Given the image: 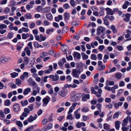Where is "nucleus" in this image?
Wrapping results in <instances>:
<instances>
[{
    "mask_svg": "<svg viewBox=\"0 0 131 131\" xmlns=\"http://www.w3.org/2000/svg\"><path fill=\"white\" fill-rule=\"evenodd\" d=\"M129 4V2L127 1H125L124 4L123 5L122 8L123 9H126L127 7V5Z\"/></svg>",
    "mask_w": 131,
    "mask_h": 131,
    "instance_id": "nucleus-20",
    "label": "nucleus"
},
{
    "mask_svg": "<svg viewBox=\"0 0 131 131\" xmlns=\"http://www.w3.org/2000/svg\"><path fill=\"white\" fill-rule=\"evenodd\" d=\"M10 74L12 76V77L13 78H15L18 75V73L15 72H14L13 73H10Z\"/></svg>",
    "mask_w": 131,
    "mask_h": 131,
    "instance_id": "nucleus-36",
    "label": "nucleus"
},
{
    "mask_svg": "<svg viewBox=\"0 0 131 131\" xmlns=\"http://www.w3.org/2000/svg\"><path fill=\"white\" fill-rule=\"evenodd\" d=\"M61 49L63 51H66L68 50V47L67 45L63 44V45Z\"/></svg>",
    "mask_w": 131,
    "mask_h": 131,
    "instance_id": "nucleus-17",
    "label": "nucleus"
},
{
    "mask_svg": "<svg viewBox=\"0 0 131 131\" xmlns=\"http://www.w3.org/2000/svg\"><path fill=\"white\" fill-rule=\"evenodd\" d=\"M105 10L107 11V13L108 14L110 15H112L113 14L114 12L111 8L107 7L106 9Z\"/></svg>",
    "mask_w": 131,
    "mask_h": 131,
    "instance_id": "nucleus-12",
    "label": "nucleus"
},
{
    "mask_svg": "<svg viewBox=\"0 0 131 131\" xmlns=\"http://www.w3.org/2000/svg\"><path fill=\"white\" fill-rule=\"evenodd\" d=\"M21 81L20 79H16V84L17 85H19L21 84Z\"/></svg>",
    "mask_w": 131,
    "mask_h": 131,
    "instance_id": "nucleus-34",
    "label": "nucleus"
},
{
    "mask_svg": "<svg viewBox=\"0 0 131 131\" xmlns=\"http://www.w3.org/2000/svg\"><path fill=\"white\" fill-rule=\"evenodd\" d=\"M63 19V17L62 15H59L58 17H56L55 18V21L57 22H59L60 20H62Z\"/></svg>",
    "mask_w": 131,
    "mask_h": 131,
    "instance_id": "nucleus-16",
    "label": "nucleus"
},
{
    "mask_svg": "<svg viewBox=\"0 0 131 131\" xmlns=\"http://www.w3.org/2000/svg\"><path fill=\"white\" fill-rule=\"evenodd\" d=\"M36 23L37 26H40L42 22V21L40 20H38L36 21Z\"/></svg>",
    "mask_w": 131,
    "mask_h": 131,
    "instance_id": "nucleus-49",
    "label": "nucleus"
},
{
    "mask_svg": "<svg viewBox=\"0 0 131 131\" xmlns=\"http://www.w3.org/2000/svg\"><path fill=\"white\" fill-rule=\"evenodd\" d=\"M74 57L77 59H80L81 57L80 54L78 52H75L74 54Z\"/></svg>",
    "mask_w": 131,
    "mask_h": 131,
    "instance_id": "nucleus-24",
    "label": "nucleus"
},
{
    "mask_svg": "<svg viewBox=\"0 0 131 131\" xmlns=\"http://www.w3.org/2000/svg\"><path fill=\"white\" fill-rule=\"evenodd\" d=\"M30 36V35L28 33L26 34H23L22 35V38L23 39H26Z\"/></svg>",
    "mask_w": 131,
    "mask_h": 131,
    "instance_id": "nucleus-28",
    "label": "nucleus"
},
{
    "mask_svg": "<svg viewBox=\"0 0 131 131\" xmlns=\"http://www.w3.org/2000/svg\"><path fill=\"white\" fill-rule=\"evenodd\" d=\"M47 53L44 52H42L41 55V57L43 58V57L47 56Z\"/></svg>",
    "mask_w": 131,
    "mask_h": 131,
    "instance_id": "nucleus-55",
    "label": "nucleus"
},
{
    "mask_svg": "<svg viewBox=\"0 0 131 131\" xmlns=\"http://www.w3.org/2000/svg\"><path fill=\"white\" fill-rule=\"evenodd\" d=\"M58 94L59 96L62 97H65L67 94L66 92L63 90L60 91L59 92Z\"/></svg>",
    "mask_w": 131,
    "mask_h": 131,
    "instance_id": "nucleus-8",
    "label": "nucleus"
},
{
    "mask_svg": "<svg viewBox=\"0 0 131 131\" xmlns=\"http://www.w3.org/2000/svg\"><path fill=\"white\" fill-rule=\"evenodd\" d=\"M111 28L113 30L114 33H117V30L114 26L112 25Z\"/></svg>",
    "mask_w": 131,
    "mask_h": 131,
    "instance_id": "nucleus-29",
    "label": "nucleus"
},
{
    "mask_svg": "<svg viewBox=\"0 0 131 131\" xmlns=\"http://www.w3.org/2000/svg\"><path fill=\"white\" fill-rule=\"evenodd\" d=\"M64 19L65 20H68L69 19L70 17V15L69 14L67 13H65L64 14Z\"/></svg>",
    "mask_w": 131,
    "mask_h": 131,
    "instance_id": "nucleus-22",
    "label": "nucleus"
},
{
    "mask_svg": "<svg viewBox=\"0 0 131 131\" xmlns=\"http://www.w3.org/2000/svg\"><path fill=\"white\" fill-rule=\"evenodd\" d=\"M54 31V29L52 28L47 29L46 30V33L47 34H49L50 32H53Z\"/></svg>",
    "mask_w": 131,
    "mask_h": 131,
    "instance_id": "nucleus-43",
    "label": "nucleus"
},
{
    "mask_svg": "<svg viewBox=\"0 0 131 131\" xmlns=\"http://www.w3.org/2000/svg\"><path fill=\"white\" fill-rule=\"evenodd\" d=\"M10 103V101L8 100H6L4 102L5 105L7 106H9Z\"/></svg>",
    "mask_w": 131,
    "mask_h": 131,
    "instance_id": "nucleus-46",
    "label": "nucleus"
},
{
    "mask_svg": "<svg viewBox=\"0 0 131 131\" xmlns=\"http://www.w3.org/2000/svg\"><path fill=\"white\" fill-rule=\"evenodd\" d=\"M10 9L8 7H6L5 8V9L4 10V12L6 14H7L8 13L10 12Z\"/></svg>",
    "mask_w": 131,
    "mask_h": 131,
    "instance_id": "nucleus-53",
    "label": "nucleus"
},
{
    "mask_svg": "<svg viewBox=\"0 0 131 131\" xmlns=\"http://www.w3.org/2000/svg\"><path fill=\"white\" fill-rule=\"evenodd\" d=\"M37 117V116L36 114H35L34 116H33L32 115H30L29 117L28 118V121L29 122H31L35 120Z\"/></svg>",
    "mask_w": 131,
    "mask_h": 131,
    "instance_id": "nucleus-4",
    "label": "nucleus"
},
{
    "mask_svg": "<svg viewBox=\"0 0 131 131\" xmlns=\"http://www.w3.org/2000/svg\"><path fill=\"white\" fill-rule=\"evenodd\" d=\"M32 15L30 14H26L24 15V17L27 19H30Z\"/></svg>",
    "mask_w": 131,
    "mask_h": 131,
    "instance_id": "nucleus-26",
    "label": "nucleus"
},
{
    "mask_svg": "<svg viewBox=\"0 0 131 131\" xmlns=\"http://www.w3.org/2000/svg\"><path fill=\"white\" fill-rule=\"evenodd\" d=\"M78 111L77 110L74 112V115L75 116L76 118L77 119L80 118V114L78 113Z\"/></svg>",
    "mask_w": 131,
    "mask_h": 131,
    "instance_id": "nucleus-21",
    "label": "nucleus"
},
{
    "mask_svg": "<svg viewBox=\"0 0 131 131\" xmlns=\"http://www.w3.org/2000/svg\"><path fill=\"white\" fill-rule=\"evenodd\" d=\"M68 115L67 116V119H68L72 120L73 119V118L72 117V115L71 113H68Z\"/></svg>",
    "mask_w": 131,
    "mask_h": 131,
    "instance_id": "nucleus-31",
    "label": "nucleus"
},
{
    "mask_svg": "<svg viewBox=\"0 0 131 131\" xmlns=\"http://www.w3.org/2000/svg\"><path fill=\"white\" fill-rule=\"evenodd\" d=\"M98 59V60H101L102 59V55L101 53H99L97 54Z\"/></svg>",
    "mask_w": 131,
    "mask_h": 131,
    "instance_id": "nucleus-64",
    "label": "nucleus"
},
{
    "mask_svg": "<svg viewBox=\"0 0 131 131\" xmlns=\"http://www.w3.org/2000/svg\"><path fill=\"white\" fill-rule=\"evenodd\" d=\"M26 9L28 10H29L32 7V6L30 4L26 5Z\"/></svg>",
    "mask_w": 131,
    "mask_h": 131,
    "instance_id": "nucleus-61",
    "label": "nucleus"
},
{
    "mask_svg": "<svg viewBox=\"0 0 131 131\" xmlns=\"http://www.w3.org/2000/svg\"><path fill=\"white\" fill-rule=\"evenodd\" d=\"M105 68L104 65H101L100 67L98 68V70L99 71H102Z\"/></svg>",
    "mask_w": 131,
    "mask_h": 131,
    "instance_id": "nucleus-47",
    "label": "nucleus"
},
{
    "mask_svg": "<svg viewBox=\"0 0 131 131\" xmlns=\"http://www.w3.org/2000/svg\"><path fill=\"white\" fill-rule=\"evenodd\" d=\"M102 106V105L100 103H97L96 105V107L98 108V109L99 110V111L100 112H101V107Z\"/></svg>",
    "mask_w": 131,
    "mask_h": 131,
    "instance_id": "nucleus-44",
    "label": "nucleus"
},
{
    "mask_svg": "<svg viewBox=\"0 0 131 131\" xmlns=\"http://www.w3.org/2000/svg\"><path fill=\"white\" fill-rule=\"evenodd\" d=\"M89 111V109L86 107H84L81 109V111L82 112H87Z\"/></svg>",
    "mask_w": 131,
    "mask_h": 131,
    "instance_id": "nucleus-39",
    "label": "nucleus"
},
{
    "mask_svg": "<svg viewBox=\"0 0 131 131\" xmlns=\"http://www.w3.org/2000/svg\"><path fill=\"white\" fill-rule=\"evenodd\" d=\"M50 7H47L42 9L41 11L45 13L49 12L50 10Z\"/></svg>",
    "mask_w": 131,
    "mask_h": 131,
    "instance_id": "nucleus-13",
    "label": "nucleus"
},
{
    "mask_svg": "<svg viewBox=\"0 0 131 131\" xmlns=\"http://www.w3.org/2000/svg\"><path fill=\"white\" fill-rule=\"evenodd\" d=\"M91 58L92 60H96L97 59V57L96 55L93 54L91 55Z\"/></svg>",
    "mask_w": 131,
    "mask_h": 131,
    "instance_id": "nucleus-38",
    "label": "nucleus"
},
{
    "mask_svg": "<svg viewBox=\"0 0 131 131\" xmlns=\"http://www.w3.org/2000/svg\"><path fill=\"white\" fill-rule=\"evenodd\" d=\"M81 73L80 70L74 69H72L71 74L73 77L78 78Z\"/></svg>",
    "mask_w": 131,
    "mask_h": 131,
    "instance_id": "nucleus-2",
    "label": "nucleus"
},
{
    "mask_svg": "<svg viewBox=\"0 0 131 131\" xmlns=\"http://www.w3.org/2000/svg\"><path fill=\"white\" fill-rule=\"evenodd\" d=\"M47 19L50 20H52L53 19V16L50 13H48L46 15Z\"/></svg>",
    "mask_w": 131,
    "mask_h": 131,
    "instance_id": "nucleus-19",
    "label": "nucleus"
},
{
    "mask_svg": "<svg viewBox=\"0 0 131 131\" xmlns=\"http://www.w3.org/2000/svg\"><path fill=\"white\" fill-rule=\"evenodd\" d=\"M13 109L15 112H18L20 109L19 105L17 103H15L13 106Z\"/></svg>",
    "mask_w": 131,
    "mask_h": 131,
    "instance_id": "nucleus-6",
    "label": "nucleus"
},
{
    "mask_svg": "<svg viewBox=\"0 0 131 131\" xmlns=\"http://www.w3.org/2000/svg\"><path fill=\"white\" fill-rule=\"evenodd\" d=\"M43 24L45 26H49L50 24L49 22L47 20H45L43 23Z\"/></svg>",
    "mask_w": 131,
    "mask_h": 131,
    "instance_id": "nucleus-35",
    "label": "nucleus"
},
{
    "mask_svg": "<svg viewBox=\"0 0 131 131\" xmlns=\"http://www.w3.org/2000/svg\"><path fill=\"white\" fill-rule=\"evenodd\" d=\"M50 98L48 96H47L45 98L43 99L42 101L44 104L43 105H46V106L49 101V100L50 99Z\"/></svg>",
    "mask_w": 131,
    "mask_h": 131,
    "instance_id": "nucleus-7",
    "label": "nucleus"
},
{
    "mask_svg": "<svg viewBox=\"0 0 131 131\" xmlns=\"http://www.w3.org/2000/svg\"><path fill=\"white\" fill-rule=\"evenodd\" d=\"M35 98L33 97H31L30 99H28L29 102H34L35 101Z\"/></svg>",
    "mask_w": 131,
    "mask_h": 131,
    "instance_id": "nucleus-51",
    "label": "nucleus"
},
{
    "mask_svg": "<svg viewBox=\"0 0 131 131\" xmlns=\"http://www.w3.org/2000/svg\"><path fill=\"white\" fill-rule=\"evenodd\" d=\"M35 24L33 22H32L30 24L29 27L30 28H33L35 27Z\"/></svg>",
    "mask_w": 131,
    "mask_h": 131,
    "instance_id": "nucleus-56",
    "label": "nucleus"
},
{
    "mask_svg": "<svg viewBox=\"0 0 131 131\" xmlns=\"http://www.w3.org/2000/svg\"><path fill=\"white\" fill-rule=\"evenodd\" d=\"M24 50L27 54L28 56H30V54L31 52L29 47H26Z\"/></svg>",
    "mask_w": 131,
    "mask_h": 131,
    "instance_id": "nucleus-23",
    "label": "nucleus"
},
{
    "mask_svg": "<svg viewBox=\"0 0 131 131\" xmlns=\"http://www.w3.org/2000/svg\"><path fill=\"white\" fill-rule=\"evenodd\" d=\"M20 103L23 106L27 105L28 104V102L27 100H25L23 101H21Z\"/></svg>",
    "mask_w": 131,
    "mask_h": 131,
    "instance_id": "nucleus-25",
    "label": "nucleus"
},
{
    "mask_svg": "<svg viewBox=\"0 0 131 131\" xmlns=\"http://www.w3.org/2000/svg\"><path fill=\"white\" fill-rule=\"evenodd\" d=\"M10 112V110L8 108H5L4 111V113L6 114H7Z\"/></svg>",
    "mask_w": 131,
    "mask_h": 131,
    "instance_id": "nucleus-59",
    "label": "nucleus"
},
{
    "mask_svg": "<svg viewBox=\"0 0 131 131\" xmlns=\"http://www.w3.org/2000/svg\"><path fill=\"white\" fill-rule=\"evenodd\" d=\"M121 114V113L120 112H118L115 113L114 114L113 116V118H118V117L119 114Z\"/></svg>",
    "mask_w": 131,
    "mask_h": 131,
    "instance_id": "nucleus-37",
    "label": "nucleus"
},
{
    "mask_svg": "<svg viewBox=\"0 0 131 131\" xmlns=\"http://www.w3.org/2000/svg\"><path fill=\"white\" fill-rule=\"evenodd\" d=\"M28 73L27 72H24L23 74L20 76V78L21 80H23L25 78H27L28 77Z\"/></svg>",
    "mask_w": 131,
    "mask_h": 131,
    "instance_id": "nucleus-9",
    "label": "nucleus"
},
{
    "mask_svg": "<svg viewBox=\"0 0 131 131\" xmlns=\"http://www.w3.org/2000/svg\"><path fill=\"white\" fill-rule=\"evenodd\" d=\"M124 91L123 90V89H120L119 90L117 91V96H119Z\"/></svg>",
    "mask_w": 131,
    "mask_h": 131,
    "instance_id": "nucleus-41",
    "label": "nucleus"
},
{
    "mask_svg": "<svg viewBox=\"0 0 131 131\" xmlns=\"http://www.w3.org/2000/svg\"><path fill=\"white\" fill-rule=\"evenodd\" d=\"M7 26L5 24H2L0 25V29H3L6 28Z\"/></svg>",
    "mask_w": 131,
    "mask_h": 131,
    "instance_id": "nucleus-45",
    "label": "nucleus"
},
{
    "mask_svg": "<svg viewBox=\"0 0 131 131\" xmlns=\"http://www.w3.org/2000/svg\"><path fill=\"white\" fill-rule=\"evenodd\" d=\"M59 79V77L58 75H56L55 76H53V78L52 79V80L53 81H56L57 80Z\"/></svg>",
    "mask_w": 131,
    "mask_h": 131,
    "instance_id": "nucleus-40",
    "label": "nucleus"
},
{
    "mask_svg": "<svg viewBox=\"0 0 131 131\" xmlns=\"http://www.w3.org/2000/svg\"><path fill=\"white\" fill-rule=\"evenodd\" d=\"M105 28L102 26L99 27L97 29V35H99L102 33H103L104 32Z\"/></svg>",
    "mask_w": 131,
    "mask_h": 131,
    "instance_id": "nucleus-3",
    "label": "nucleus"
},
{
    "mask_svg": "<svg viewBox=\"0 0 131 131\" xmlns=\"http://www.w3.org/2000/svg\"><path fill=\"white\" fill-rule=\"evenodd\" d=\"M121 122L120 121H117L115 122V127L117 130H118L120 127Z\"/></svg>",
    "mask_w": 131,
    "mask_h": 131,
    "instance_id": "nucleus-11",
    "label": "nucleus"
},
{
    "mask_svg": "<svg viewBox=\"0 0 131 131\" xmlns=\"http://www.w3.org/2000/svg\"><path fill=\"white\" fill-rule=\"evenodd\" d=\"M44 46L46 48H48L50 46V44L48 42H46L44 43Z\"/></svg>",
    "mask_w": 131,
    "mask_h": 131,
    "instance_id": "nucleus-60",
    "label": "nucleus"
},
{
    "mask_svg": "<svg viewBox=\"0 0 131 131\" xmlns=\"http://www.w3.org/2000/svg\"><path fill=\"white\" fill-rule=\"evenodd\" d=\"M13 37V34L11 32H10L8 33L7 38L9 39H11Z\"/></svg>",
    "mask_w": 131,
    "mask_h": 131,
    "instance_id": "nucleus-32",
    "label": "nucleus"
},
{
    "mask_svg": "<svg viewBox=\"0 0 131 131\" xmlns=\"http://www.w3.org/2000/svg\"><path fill=\"white\" fill-rule=\"evenodd\" d=\"M119 85L120 86H124L125 85V83L124 81H119Z\"/></svg>",
    "mask_w": 131,
    "mask_h": 131,
    "instance_id": "nucleus-52",
    "label": "nucleus"
},
{
    "mask_svg": "<svg viewBox=\"0 0 131 131\" xmlns=\"http://www.w3.org/2000/svg\"><path fill=\"white\" fill-rule=\"evenodd\" d=\"M76 92L75 91H73L72 92L71 95L72 96L70 99V100L72 102H75L78 101L79 99H80L81 96V94L80 93H77L75 95L74 94H75Z\"/></svg>",
    "mask_w": 131,
    "mask_h": 131,
    "instance_id": "nucleus-1",
    "label": "nucleus"
},
{
    "mask_svg": "<svg viewBox=\"0 0 131 131\" xmlns=\"http://www.w3.org/2000/svg\"><path fill=\"white\" fill-rule=\"evenodd\" d=\"M92 94H95L97 97H101V95H98V93L94 90H92Z\"/></svg>",
    "mask_w": 131,
    "mask_h": 131,
    "instance_id": "nucleus-33",
    "label": "nucleus"
},
{
    "mask_svg": "<svg viewBox=\"0 0 131 131\" xmlns=\"http://www.w3.org/2000/svg\"><path fill=\"white\" fill-rule=\"evenodd\" d=\"M31 91L30 88H28L26 89L24 91V94L26 95L28 94Z\"/></svg>",
    "mask_w": 131,
    "mask_h": 131,
    "instance_id": "nucleus-15",
    "label": "nucleus"
},
{
    "mask_svg": "<svg viewBox=\"0 0 131 131\" xmlns=\"http://www.w3.org/2000/svg\"><path fill=\"white\" fill-rule=\"evenodd\" d=\"M70 3L71 6L73 7L75 5V2L74 0H71Z\"/></svg>",
    "mask_w": 131,
    "mask_h": 131,
    "instance_id": "nucleus-50",
    "label": "nucleus"
},
{
    "mask_svg": "<svg viewBox=\"0 0 131 131\" xmlns=\"http://www.w3.org/2000/svg\"><path fill=\"white\" fill-rule=\"evenodd\" d=\"M17 125L20 127H22L23 126V124L21 122L19 121H17L16 122Z\"/></svg>",
    "mask_w": 131,
    "mask_h": 131,
    "instance_id": "nucleus-30",
    "label": "nucleus"
},
{
    "mask_svg": "<svg viewBox=\"0 0 131 131\" xmlns=\"http://www.w3.org/2000/svg\"><path fill=\"white\" fill-rule=\"evenodd\" d=\"M82 58L83 60H86L88 58V56L85 54L84 53L82 52L81 53Z\"/></svg>",
    "mask_w": 131,
    "mask_h": 131,
    "instance_id": "nucleus-27",
    "label": "nucleus"
},
{
    "mask_svg": "<svg viewBox=\"0 0 131 131\" xmlns=\"http://www.w3.org/2000/svg\"><path fill=\"white\" fill-rule=\"evenodd\" d=\"M104 129L105 130H108L110 129V126L107 123H104L103 125Z\"/></svg>",
    "mask_w": 131,
    "mask_h": 131,
    "instance_id": "nucleus-18",
    "label": "nucleus"
},
{
    "mask_svg": "<svg viewBox=\"0 0 131 131\" xmlns=\"http://www.w3.org/2000/svg\"><path fill=\"white\" fill-rule=\"evenodd\" d=\"M28 107V109L30 111H32L34 109V105L32 104L30 105Z\"/></svg>",
    "mask_w": 131,
    "mask_h": 131,
    "instance_id": "nucleus-42",
    "label": "nucleus"
},
{
    "mask_svg": "<svg viewBox=\"0 0 131 131\" xmlns=\"http://www.w3.org/2000/svg\"><path fill=\"white\" fill-rule=\"evenodd\" d=\"M36 89L34 90L31 92L32 94L34 96H36L38 93L39 92L40 88L39 87H37Z\"/></svg>",
    "mask_w": 131,
    "mask_h": 131,
    "instance_id": "nucleus-10",
    "label": "nucleus"
},
{
    "mask_svg": "<svg viewBox=\"0 0 131 131\" xmlns=\"http://www.w3.org/2000/svg\"><path fill=\"white\" fill-rule=\"evenodd\" d=\"M66 79L68 81L71 82L72 79V78L70 75H69L66 77Z\"/></svg>",
    "mask_w": 131,
    "mask_h": 131,
    "instance_id": "nucleus-63",
    "label": "nucleus"
},
{
    "mask_svg": "<svg viewBox=\"0 0 131 131\" xmlns=\"http://www.w3.org/2000/svg\"><path fill=\"white\" fill-rule=\"evenodd\" d=\"M53 70L52 66L51 65H50L49 67V69L44 71V72L45 73H49Z\"/></svg>",
    "mask_w": 131,
    "mask_h": 131,
    "instance_id": "nucleus-14",
    "label": "nucleus"
},
{
    "mask_svg": "<svg viewBox=\"0 0 131 131\" xmlns=\"http://www.w3.org/2000/svg\"><path fill=\"white\" fill-rule=\"evenodd\" d=\"M55 27L58 28L59 27L58 24L56 22H53L52 24Z\"/></svg>",
    "mask_w": 131,
    "mask_h": 131,
    "instance_id": "nucleus-57",
    "label": "nucleus"
},
{
    "mask_svg": "<svg viewBox=\"0 0 131 131\" xmlns=\"http://www.w3.org/2000/svg\"><path fill=\"white\" fill-rule=\"evenodd\" d=\"M52 121L51 117H50L48 119H43L42 121V124L43 125H45L47 124L48 122H50Z\"/></svg>",
    "mask_w": 131,
    "mask_h": 131,
    "instance_id": "nucleus-5",
    "label": "nucleus"
},
{
    "mask_svg": "<svg viewBox=\"0 0 131 131\" xmlns=\"http://www.w3.org/2000/svg\"><path fill=\"white\" fill-rule=\"evenodd\" d=\"M30 71L32 73H35L37 72L36 69L35 68H32L30 69Z\"/></svg>",
    "mask_w": 131,
    "mask_h": 131,
    "instance_id": "nucleus-54",
    "label": "nucleus"
},
{
    "mask_svg": "<svg viewBox=\"0 0 131 131\" xmlns=\"http://www.w3.org/2000/svg\"><path fill=\"white\" fill-rule=\"evenodd\" d=\"M73 38L74 39H76L78 40L79 39V35L78 34H77L76 35H74Z\"/></svg>",
    "mask_w": 131,
    "mask_h": 131,
    "instance_id": "nucleus-58",
    "label": "nucleus"
},
{
    "mask_svg": "<svg viewBox=\"0 0 131 131\" xmlns=\"http://www.w3.org/2000/svg\"><path fill=\"white\" fill-rule=\"evenodd\" d=\"M63 7L65 9H68L69 8V5L68 3H66L64 5Z\"/></svg>",
    "mask_w": 131,
    "mask_h": 131,
    "instance_id": "nucleus-62",
    "label": "nucleus"
},
{
    "mask_svg": "<svg viewBox=\"0 0 131 131\" xmlns=\"http://www.w3.org/2000/svg\"><path fill=\"white\" fill-rule=\"evenodd\" d=\"M104 48L105 47L104 46L101 45L99 47L98 49L100 51H102Z\"/></svg>",
    "mask_w": 131,
    "mask_h": 131,
    "instance_id": "nucleus-48",
    "label": "nucleus"
}]
</instances>
